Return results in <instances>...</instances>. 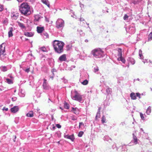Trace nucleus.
<instances>
[{
  "mask_svg": "<svg viewBox=\"0 0 152 152\" xmlns=\"http://www.w3.org/2000/svg\"><path fill=\"white\" fill-rule=\"evenodd\" d=\"M53 45L54 50L56 53H61L63 52L64 43L63 42L55 40L53 41Z\"/></svg>",
  "mask_w": 152,
  "mask_h": 152,
  "instance_id": "obj_1",
  "label": "nucleus"
},
{
  "mask_svg": "<svg viewBox=\"0 0 152 152\" xmlns=\"http://www.w3.org/2000/svg\"><path fill=\"white\" fill-rule=\"evenodd\" d=\"M30 6L26 3H23L20 5L19 10L22 14L26 16L30 15L31 13Z\"/></svg>",
  "mask_w": 152,
  "mask_h": 152,
  "instance_id": "obj_2",
  "label": "nucleus"
},
{
  "mask_svg": "<svg viewBox=\"0 0 152 152\" xmlns=\"http://www.w3.org/2000/svg\"><path fill=\"white\" fill-rule=\"evenodd\" d=\"M91 53L96 58H101L104 56V52L100 48H95L92 50Z\"/></svg>",
  "mask_w": 152,
  "mask_h": 152,
  "instance_id": "obj_3",
  "label": "nucleus"
},
{
  "mask_svg": "<svg viewBox=\"0 0 152 152\" xmlns=\"http://www.w3.org/2000/svg\"><path fill=\"white\" fill-rule=\"evenodd\" d=\"M5 46L2 44L0 45V59L3 61L7 59L5 53Z\"/></svg>",
  "mask_w": 152,
  "mask_h": 152,
  "instance_id": "obj_4",
  "label": "nucleus"
},
{
  "mask_svg": "<svg viewBox=\"0 0 152 152\" xmlns=\"http://www.w3.org/2000/svg\"><path fill=\"white\" fill-rule=\"evenodd\" d=\"M75 95H73L72 92H71V96L72 98L74 100H76L79 102L82 103L83 102L82 96L79 94L77 92L75 91Z\"/></svg>",
  "mask_w": 152,
  "mask_h": 152,
  "instance_id": "obj_5",
  "label": "nucleus"
},
{
  "mask_svg": "<svg viewBox=\"0 0 152 152\" xmlns=\"http://www.w3.org/2000/svg\"><path fill=\"white\" fill-rule=\"evenodd\" d=\"M56 25L58 29H62L64 26V21L61 18H58L56 22Z\"/></svg>",
  "mask_w": 152,
  "mask_h": 152,
  "instance_id": "obj_6",
  "label": "nucleus"
},
{
  "mask_svg": "<svg viewBox=\"0 0 152 152\" xmlns=\"http://www.w3.org/2000/svg\"><path fill=\"white\" fill-rule=\"evenodd\" d=\"M126 30L127 31L129 32L131 34H133L135 31V26L134 24H131L128 28H126Z\"/></svg>",
  "mask_w": 152,
  "mask_h": 152,
  "instance_id": "obj_7",
  "label": "nucleus"
},
{
  "mask_svg": "<svg viewBox=\"0 0 152 152\" xmlns=\"http://www.w3.org/2000/svg\"><path fill=\"white\" fill-rule=\"evenodd\" d=\"M42 88L43 89L45 90H49L51 88V87L48 83L47 80L45 79H43Z\"/></svg>",
  "mask_w": 152,
  "mask_h": 152,
  "instance_id": "obj_8",
  "label": "nucleus"
},
{
  "mask_svg": "<svg viewBox=\"0 0 152 152\" xmlns=\"http://www.w3.org/2000/svg\"><path fill=\"white\" fill-rule=\"evenodd\" d=\"M11 67L12 66L11 65H8L7 66H1L0 67V69L1 71L5 72L10 69Z\"/></svg>",
  "mask_w": 152,
  "mask_h": 152,
  "instance_id": "obj_9",
  "label": "nucleus"
},
{
  "mask_svg": "<svg viewBox=\"0 0 152 152\" xmlns=\"http://www.w3.org/2000/svg\"><path fill=\"white\" fill-rule=\"evenodd\" d=\"M19 16L18 13L16 12H13L11 13V18L13 20H16L18 18Z\"/></svg>",
  "mask_w": 152,
  "mask_h": 152,
  "instance_id": "obj_10",
  "label": "nucleus"
},
{
  "mask_svg": "<svg viewBox=\"0 0 152 152\" xmlns=\"http://www.w3.org/2000/svg\"><path fill=\"white\" fill-rule=\"evenodd\" d=\"M132 135L133 136V140H132L130 143L129 144L133 143L134 145H136L138 143V141H139V140L137 139L136 137L134 135V133H133Z\"/></svg>",
  "mask_w": 152,
  "mask_h": 152,
  "instance_id": "obj_11",
  "label": "nucleus"
},
{
  "mask_svg": "<svg viewBox=\"0 0 152 152\" xmlns=\"http://www.w3.org/2000/svg\"><path fill=\"white\" fill-rule=\"evenodd\" d=\"M64 137L65 138L70 140L72 141H73L75 139V137L73 134L71 135H69L68 134L65 135Z\"/></svg>",
  "mask_w": 152,
  "mask_h": 152,
  "instance_id": "obj_12",
  "label": "nucleus"
},
{
  "mask_svg": "<svg viewBox=\"0 0 152 152\" xmlns=\"http://www.w3.org/2000/svg\"><path fill=\"white\" fill-rule=\"evenodd\" d=\"M44 30V27L37 26V31L38 33L42 34Z\"/></svg>",
  "mask_w": 152,
  "mask_h": 152,
  "instance_id": "obj_13",
  "label": "nucleus"
},
{
  "mask_svg": "<svg viewBox=\"0 0 152 152\" xmlns=\"http://www.w3.org/2000/svg\"><path fill=\"white\" fill-rule=\"evenodd\" d=\"M66 59V54H63L62 55L60 56L58 58V60L61 62L65 61Z\"/></svg>",
  "mask_w": 152,
  "mask_h": 152,
  "instance_id": "obj_14",
  "label": "nucleus"
},
{
  "mask_svg": "<svg viewBox=\"0 0 152 152\" xmlns=\"http://www.w3.org/2000/svg\"><path fill=\"white\" fill-rule=\"evenodd\" d=\"M80 81L82 84L84 85H87L88 83V80L86 79L83 80V79L81 78L80 79Z\"/></svg>",
  "mask_w": 152,
  "mask_h": 152,
  "instance_id": "obj_15",
  "label": "nucleus"
},
{
  "mask_svg": "<svg viewBox=\"0 0 152 152\" xmlns=\"http://www.w3.org/2000/svg\"><path fill=\"white\" fill-rule=\"evenodd\" d=\"M9 30L8 36L9 37H11L13 36L12 31L15 30V28L12 27H10L9 28Z\"/></svg>",
  "mask_w": 152,
  "mask_h": 152,
  "instance_id": "obj_16",
  "label": "nucleus"
},
{
  "mask_svg": "<svg viewBox=\"0 0 152 152\" xmlns=\"http://www.w3.org/2000/svg\"><path fill=\"white\" fill-rule=\"evenodd\" d=\"M42 17L39 15H34L35 19L34 20V21H39Z\"/></svg>",
  "mask_w": 152,
  "mask_h": 152,
  "instance_id": "obj_17",
  "label": "nucleus"
},
{
  "mask_svg": "<svg viewBox=\"0 0 152 152\" xmlns=\"http://www.w3.org/2000/svg\"><path fill=\"white\" fill-rule=\"evenodd\" d=\"M127 61L129 63H130L132 64H134L135 63V61L134 59L131 57H129L127 59Z\"/></svg>",
  "mask_w": 152,
  "mask_h": 152,
  "instance_id": "obj_18",
  "label": "nucleus"
},
{
  "mask_svg": "<svg viewBox=\"0 0 152 152\" xmlns=\"http://www.w3.org/2000/svg\"><path fill=\"white\" fill-rule=\"evenodd\" d=\"M18 110V106H14L11 108V111L13 113H15L17 112Z\"/></svg>",
  "mask_w": 152,
  "mask_h": 152,
  "instance_id": "obj_19",
  "label": "nucleus"
},
{
  "mask_svg": "<svg viewBox=\"0 0 152 152\" xmlns=\"http://www.w3.org/2000/svg\"><path fill=\"white\" fill-rule=\"evenodd\" d=\"M41 1L42 3L47 5L49 8H50V3L48 0H42Z\"/></svg>",
  "mask_w": 152,
  "mask_h": 152,
  "instance_id": "obj_20",
  "label": "nucleus"
},
{
  "mask_svg": "<svg viewBox=\"0 0 152 152\" xmlns=\"http://www.w3.org/2000/svg\"><path fill=\"white\" fill-rule=\"evenodd\" d=\"M119 148H121V152H124L127 151V148L125 145L120 146Z\"/></svg>",
  "mask_w": 152,
  "mask_h": 152,
  "instance_id": "obj_21",
  "label": "nucleus"
},
{
  "mask_svg": "<svg viewBox=\"0 0 152 152\" xmlns=\"http://www.w3.org/2000/svg\"><path fill=\"white\" fill-rule=\"evenodd\" d=\"M24 34L26 36L28 37H32L34 35V33L31 32H25Z\"/></svg>",
  "mask_w": 152,
  "mask_h": 152,
  "instance_id": "obj_22",
  "label": "nucleus"
},
{
  "mask_svg": "<svg viewBox=\"0 0 152 152\" xmlns=\"http://www.w3.org/2000/svg\"><path fill=\"white\" fill-rule=\"evenodd\" d=\"M18 94L21 97H24L25 96V93L24 91L22 90H20L18 93Z\"/></svg>",
  "mask_w": 152,
  "mask_h": 152,
  "instance_id": "obj_23",
  "label": "nucleus"
},
{
  "mask_svg": "<svg viewBox=\"0 0 152 152\" xmlns=\"http://www.w3.org/2000/svg\"><path fill=\"white\" fill-rule=\"evenodd\" d=\"M143 2V0H134L133 3L134 4H141Z\"/></svg>",
  "mask_w": 152,
  "mask_h": 152,
  "instance_id": "obj_24",
  "label": "nucleus"
},
{
  "mask_svg": "<svg viewBox=\"0 0 152 152\" xmlns=\"http://www.w3.org/2000/svg\"><path fill=\"white\" fill-rule=\"evenodd\" d=\"M18 26L21 29H25V26L24 24L21 23L19 22H17Z\"/></svg>",
  "mask_w": 152,
  "mask_h": 152,
  "instance_id": "obj_25",
  "label": "nucleus"
},
{
  "mask_svg": "<svg viewBox=\"0 0 152 152\" xmlns=\"http://www.w3.org/2000/svg\"><path fill=\"white\" fill-rule=\"evenodd\" d=\"M130 96L132 99L135 100L137 98L136 97V95L134 93H131L130 94Z\"/></svg>",
  "mask_w": 152,
  "mask_h": 152,
  "instance_id": "obj_26",
  "label": "nucleus"
},
{
  "mask_svg": "<svg viewBox=\"0 0 152 152\" xmlns=\"http://www.w3.org/2000/svg\"><path fill=\"white\" fill-rule=\"evenodd\" d=\"M41 35L45 39L48 38L49 37V35L46 32H43L41 34Z\"/></svg>",
  "mask_w": 152,
  "mask_h": 152,
  "instance_id": "obj_27",
  "label": "nucleus"
},
{
  "mask_svg": "<svg viewBox=\"0 0 152 152\" xmlns=\"http://www.w3.org/2000/svg\"><path fill=\"white\" fill-rule=\"evenodd\" d=\"M34 113L33 111H30L26 114L27 116L28 117H32L33 116Z\"/></svg>",
  "mask_w": 152,
  "mask_h": 152,
  "instance_id": "obj_28",
  "label": "nucleus"
},
{
  "mask_svg": "<svg viewBox=\"0 0 152 152\" xmlns=\"http://www.w3.org/2000/svg\"><path fill=\"white\" fill-rule=\"evenodd\" d=\"M112 89L111 88L108 87L106 89V92L107 95L111 94L112 93Z\"/></svg>",
  "mask_w": 152,
  "mask_h": 152,
  "instance_id": "obj_29",
  "label": "nucleus"
},
{
  "mask_svg": "<svg viewBox=\"0 0 152 152\" xmlns=\"http://www.w3.org/2000/svg\"><path fill=\"white\" fill-rule=\"evenodd\" d=\"M118 61H121L124 63H125L126 62V60L124 58L122 57V56H121L120 57H119L118 58Z\"/></svg>",
  "mask_w": 152,
  "mask_h": 152,
  "instance_id": "obj_30",
  "label": "nucleus"
},
{
  "mask_svg": "<svg viewBox=\"0 0 152 152\" xmlns=\"http://www.w3.org/2000/svg\"><path fill=\"white\" fill-rule=\"evenodd\" d=\"M151 107L150 106H149L148 108L146 111V113L147 115H149L151 113Z\"/></svg>",
  "mask_w": 152,
  "mask_h": 152,
  "instance_id": "obj_31",
  "label": "nucleus"
},
{
  "mask_svg": "<svg viewBox=\"0 0 152 152\" xmlns=\"http://www.w3.org/2000/svg\"><path fill=\"white\" fill-rule=\"evenodd\" d=\"M118 56L119 57L122 56V50L121 48H118Z\"/></svg>",
  "mask_w": 152,
  "mask_h": 152,
  "instance_id": "obj_32",
  "label": "nucleus"
},
{
  "mask_svg": "<svg viewBox=\"0 0 152 152\" xmlns=\"http://www.w3.org/2000/svg\"><path fill=\"white\" fill-rule=\"evenodd\" d=\"M72 45L71 44H68L66 45V49L67 50H69L71 49L72 47Z\"/></svg>",
  "mask_w": 152,
  "mask_h": 152,
  "instance_id": "obj_33",
  "label": "nucleus"
},
{
  "mask_svg": "<svg viewBox=\"0 0 152 152\" xmlns=\"http://www.w3.org/2000/svg\"><path fill=\"white\" fill-rule=\"evenodd\" d=\"M64 108L67 109H69V104L66 102H64Z\"/></svg>",
  "mask_w": 152,
  "mask_h": 152,
  "instance_id": "obj_34",
  "label": "nucleus"
},
{
  "mask_svg": "<svg viewBox=\"0 0 152 152\" xmlns=\"http://www.w3.org/2000/svg\"><path fill=\"white\" fill-rule=\"evenodd\" d=\"M6 82L9 84H11L13 83V81L12 79H10L9 78H6Z\"/></svg>",
  "mask_w": 152,
  "mask_h": 152,
  "instance_id": "obj_35",
  "label": "nucleus"
},
{
  "mask_svg": "<svg viewBox=\"0 0 152 152\" xmlns=\"http://www.w3.org/2000/svg\"><path fill=\"white\" fill-rule=\"evenodd\" d=\"M103 139L104 141H109L110 140H111V139L108 136H105L103 138Z\"/></svg>",
  "mask_w": 152,
  "mask_h": 152,
  "instance_id": "obj_36",
  "label": "nucleus"
},
{
  "mask_svg": "<svg viewBox=\"0 0 152 152\" xmlns=\"http://www.w3.org/2000/svg\"><path fill=\"white\" fill-rule=\"evenodd\" d=\"M139 53L140 58V59L143 58V56L142 54V51L141 50H139Z\"/></svg>",
  "mask_w": 152,
  "mask_h": 152,
  "instance_id": "obj_37",
  "label": "nucleus"
},
{
  "mask_svg": "<svg viewBox=\"0 0 152 152\" xmlns=\"http://www.w3.org/2000/svg\"><path fill=\"white\" fill-rule=\"evenodd\" d=\"M112 148L113 149H114L116 148V150L117 151H118V148L117 147L116 144H115V143L112 146Z\"/></svg>",
  "mask_w": 152,
  "mask_h": 152,
  "instance_id": "obj_38",
  "label": "nucleus"
},
{
  "mask_svg": "<svg viewBox=\"0 0 152 152\" xmlns=\"http://www.w3.org/2000/svg\"><path fill=\"white\" fill-rule=\"evenodd\" d=\"M71 119L73 121H75L77 120V117L75 115H72L70 116Z\"/></svg>",
  "mask_w": 152,
  "mask_h": 152,
  "instance_id": "obj_39",
  "label": "nucleus"
},
{
  "mask_svg": "<svg viewBox=\"0 0 152 152\" xmlns=\"http://www.w3.org/2000/svg\"><path fill=\"white\" fill-rule=\"evenodd\" d=\"M40 49L41 51H42L43 52H45L47 51L45 47H42L40 48Z\"/></svg>",
  "mask_w": 152,
  "mask_h": 152,
  "instance_id": "obj_40",
  "label": "nucleus"
},
{
  "mask_svg": "<svg viewBox=\"0 0 152 152\" xmlns=\"http://www.w3.org/2000/svg\"><path fill=\"white\" fill-rule=\"evenodd\" d=\"M106 118L104 116H103L102 118V124H103L105 122Z\"/></svg>",
  "mask_w": 152,
  "mask_h": 152,
  "instance_id": "obj_41",
  "label": "nucleus"
},
{
  "mask_svg": "<svg viewBox=\"0 0 152 152\" xmlns=\"http://www.w3.org/2000/svg\"><path fill=\"white\" fill-rule=\"evenodd\" d=\"M56 72V69L53 68L51 70V72L52 73L53 76L51 77L52 78H53V77L54 76V72Z\"/></svg>",
  "mask_w": 152,
  "mask_h": 152,
  "instance_id": "obj_42",
  "label": "nucleus"
},
{
  "mask_svg": "<svg viewBox=\"0 0 152 152\" xmlns=\"http://www.w3.org/2000/svg\"><path fill=\"white\" fill-rule=\"evenodd\" d=\"M77 109L76 108H74L73 107L72 108V111L75 114H77L78 113V112H77Z\"/></svg>",
  "mask_w": 152,
  "mask_h": 152,
  "instance_id": "obj_43",
  "label": "nucleus"
},
{
  "mask_svg": "<svg viewBox=\"0 0 152 152\" xmlns=\"http://www.w3.org/2000/svg\"><path fill=\"white\" fill-rule=\"evenodd\" d=\"M84 134V132L83 131H80V132L78 134V136L79 137H81L83 134Z\"/></svg>",
  "mask_w": 152,
  "mask_h": 152,
  "instance_id": "obj_44",
  "label": "nucleus"
},
{
  "mask_svg": "<svg viewBox=\"0 0 152 152\" xmlns=\"http://www.w3.org/2000/svg\"><path fill=\"white\" fill-rule=\"evenodd\" d=\"M30 67H28V68L26 69L24 68L23 69V70L24 71L26 72L27 73H28L30 71Z\"/></svg>",
  "mask_w": 152,
  "mask_h": 152,
  "instance_id": "obj_45",
  "label": "nucleus"
},
{
  "mask_svg": "<svg viewBox=\"0 0 152 152\" xmlns=\"http://www.w3.org/2000/svg\"><path fill=\"white\" fill-rule=\"evenodd\" d=\"M100 116V113H96L95 117V119L97 120V119L98 118H99Z\"/></svg>",
  "mask_w": 152,
  "mask_h": 152,
  "instance_id": "obj_46",
  "label": "nucleus"
},
{
  "mask_svg": "<svg viewBox=\"0 0 152 152\" xmlns=\"http://www.w3.org/2000/svg\"><path fill=\"white\" fill-rule=\"evenodd\" d=\"M45 21L46 22H48V23L49 22V20H50V17H47L46 16H45Z\"/></svg>",
  "mask_w": 152,
  "mask_h": 152,
  "instance_id": "obj_47",
  "label": "nucleus"
},
{
  "mask_svg": "<svg viewBox=\"0 0 152 152\" xmlns=\"http://www.w3.org/2000/svg\"><path fill=\"white\" fill-rule=\"evenodd\" d=\"M140 115L141 118L142 120H145V117L144 116V115L142 114V113H140Z\"/></svg>",
  "mask_w": 152,
  "mask_h": 152,
  "instance_id": "obj_48",
  "label": "nucleus"
},
{
  "mask_svg": "<svg viewBox=\"0 0 152 152\" xmlns=\"http://www.w3.org/2000/svg\"><path fill=\"white\" fill-rule=\"evenodd\" d=\"M129 16L126 15H125L123 18L124 20H127Z\"/></svg>",
  "mask_w": 152,
  "mask_h": 152,
  "instance_id": "obj_49",
  "label": "nucleus"
},
{
  "mask_svg": "<svg viewBox=\"0 0 152 152\" xmlns=\"http://www.w3.org/2000/svg\"><path fill=\"white\" fill-rule=\"evenodd\" d=\"M94 72H96L99 70V68L97 66H96L94 68Z\"/></svg>",
  "mask_w": 152,
  "mask_h": 152,
  "instance_id": "obj_50",
  "label": "nucleus"
},
{
  "mask_svg": "<svg viewBox=\"0 0 152 152\" xmlns=\"http://www.w3.org/2000/svg\"><path fill=\"white\" fill-rule=\"evenodd\" d=\"M49 64L50 67H52L53 66L54 64L53 62H50V61L49 62Z\"/></svg>",
  "mask_w": 152,
  "mask_h": 152,
  "instance_id": "obj_51",
  "label": "nucleus"
},
{
  "mask_svg": "<svg viewBox=\"0 0 152 152\" xmlns=\"http://www.w3.org/2000/svg\"><path fill=\"white\" fill-rule=\"evenodd\" d=\"M3 9V6L0 4V11H2Z\"/></svg>",
  "mask_w": 152,
  "mask_h": 152,
  "instance_id": "obj_52",
  "label": "nucleus"
},
{
  "mask_svg": "<svg viewBox=\"0 0 152 152\" xmlns=\"http://www.w3.org/2000/svg\"><path fill=\"white\" fill-rule=\"evenodd\" d=\"M136 94V96H137L139 98H141L140 97V94L139 93H137Z\"/></svg>",
  "mask_w": 152,
  "mask_h": 152,
  "instance_id": "obj_53",
  "label": "nucleus"
},
{
  "mask_svg": "<svg viewBox=\"0 0 152 152\" xmlns=\"http://www.w3.org/2000/svg\"><path fill=\"white\" fill-rule=\"evenodd\" d=\"M12 101H15L16 100L17 98L16 97H13L12 98Z\"/></svg>",
  "mask_w": 152,
  "mask_h": 152,
  "instance_id": "obj_54",
  "label": "nucleus"
},
{
  "mask_svg": "<svg viewBox=\"0 0 152 152\" xmlns=\"http://www.w3.org/2000/svg\"><path fill=\"white\" fill-rule=\"evenodd\" d=\"M119 79H120L121 80H123V78L122 77H120L119 78H118V79L117 82L118 83H120V81L119 80Z\"/></svg>",
  "mask_w": 152,
  "mask_h": 152,
  "instance_id": "obj_55",
  "label": "nucleus"
},
{
  "mask_svg": "<svg viewBox=\"0 0 152 152\" xmlns=\"http://www.w3.org/2000/svg\"><path fill=\"white\" fill-rule=\"evenodd\" d=\"M8 77L11 78L12 79H13V77L11 75H8Z\"/></svg>",
  "mask_w": 152,
  "mask_h": 152,
  "instance_id": "obj_56",
  "label": "nucleus"
},
{
  "mask_svg": "<svg viewBox=\"0 0 152 152\" xmlns=\"http://www.w3.org/2000/svg\"><path fill=\"white\" fill-rule=\"evenodd\" d=\"M56 126L58 128H60L61 127V126L58 124H57L56 125Z\"/></svg>",
  "mask_w": 152,
  "mask_h": 152,
  "instance_id": "obj_57",
  "label": "nucleus"
},
{
  "mask_svg": "<svg viewBox=\"0 0 152 152\" xmlns=\"http://www.w3.org/2000/svg\"><path fill=\"white\" fill-rule=\"evenodd\" d=\"M2 110H5V111H8V108H6V107H4L3 108Z\"/></svg>",
  "mask_w": 152,
  "mask_h": 152,
  "instance_id": "obj_58",
  "label": "nucleus"
},
{
  "mask_svg": "<svg viewBox=\"0 0 152 152\" xmlns=\"http://www.w3.org/2000/svg\"><path fill=\"white\" fill-rule=\"evenodd\" d=\"M80 7H81V8H83L84 7V4H81L80 3Z\"/></svg>",
  "mask_w": 152,
  "mask_h": 152,
  "instance_id": "obj_59",
  "label": "nucleus"
},
{
  "mask_svg": "<svg viewBox=\"0 0 152 152\" xmlns=\"http://www.w3.org/2000/svg\"><path fill=\"white\" fill-rule=\"evenodd\" d=\"M80 21H84L85 22H86L85 21V20L83 18H80Z\"/></svg>",
  "mask_w": 152,
  "mask_h": 152,
  "instance_id": "obj_60",
  "label": "nucleus"
},
{
  "mask_svg": "<svg viewBox=\"0 0 152 152\" xmlns=\"http://www.w3.org/2000/svg\"><path fill=\"white\" fill-rule=\"evenodd\" d=\"M79 124H80V125H81V126L83 125V126H84V124H83V123L82 122H80Z\"/></svg>",
  "mask_w": 152,
  "mask_h": 152,
  "instance_id": "obj_61",
  "label": "nucleus"
},
{
  "mask_svg": "<svg viewBox=\"0 0 152 152\" xmlns=\"http://www.w3.org/2000/svg\"><path fill=\"white\" fill-rule=\"evenodd\" d=\"M101 109V107H99L98 109V111H97V113H100Z\"/></svg>",
  "mask_w": 152,
  "mask_h": 152,
  "instance_id": "obj_62",
  "label": "nucleus"
},
{
  "mask_svg": "<svg viewBox=\"0 0 152 152\" xmlns=\"http://www.w3.org/2000/svg\"><path fill=\"white\" fill-rule=\"evenodd\" d=\"M17 0L18 1V2H20L21 1H22L23 0Z\"/></svg>",
  "mask_w": 152,
  "mask_h": 152,
  "instance_id": "obj_63",
  "label": "nucleus"
},
{
  "mask_svg": "<svg viewBox=\"0 0 152 152\" xmlns=\"http://www.w3.org/2000/svg\"><path fill=\"white\" fill-rule=\"evenodd\" d=\"M75 50H76L77 51H78V49L77 48H75Z\"/></svg>",
  "mask_w": 152,
  "mask_h": 152,
  "instance_id": "obj_64",
  "label": "nucleus"
}]
</instances>
